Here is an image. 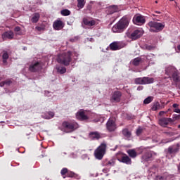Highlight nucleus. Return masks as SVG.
<instances>
[{"instance_id":"obj_39","label":"nucleus","mask_w":180,"mask_h":180,"mask_svg":"<svg viewBox=\"0 0 180 180\" xmlns=\"http://www.w3.org/2000/svg\"><path fill=\"white\" fill-rule=\"evenodd\" d=\"M68 169L67 168H63L61 169L60 171V174L62 175V176H63V178H65V175H67V174H68Z\"/></svg>"},{"instance_id":"obj_52","label":"nucleus","mask_w":180,"mask_h":180,"mask_svg":"<svg viewBox=\"0 0 180 180\" xmlns=\"http://www.w3.org/2000/svg\"><path fill=\"white\" fill-rule=\"evenodd\" d=\"M142 89H143V86H139L137 88V91H142Z\"/></svg>"},{"instance_id":"obj_16","label":"nucleus","mask_w":180,"mask_h":180,"mask_svg":"<svg viewBox=\"0 0 180 180\" xmlns=\"http://www.w3.org/2000/svg\"><path fill=\"white\" fill-rule=\"evenodd\" d=\"M53 27L55 30H61L64 27V22L60 20H56L53 22Z\"/></svg>"},{"instance_id":"obj_37","label":"nucleus","mask_w":180,"mask_h":180,"mask_svg":"<svg viewBox=\"0 0 180 180\" xmlns=\"http://www.w3.org/2000/svg\"><path fill=\"white\" fill-rule=\"evenodd\" d=\"M21 28L19 26H17L14 28V32L17 36H22V32H20Z\"/></svg>"},{"instance_id":"obj_34","label":"nucleus","mask_w":180,"mask_h":180,"mask_svg":"<svg viewBox=\"0 0 180 180\" xmlns=\"http://www.w3.org/2000/svg\"><path fill=\"white\" fill-rule=\"evenodd\" d=\"M66 176H68V178H78V174H77L76 173H74L72 171H69Z\"/></svg>"},{"instance_id":"obj_4","label":"nucleus","mask_w":180,"mask_h":180,"mask_svg":"<svg viewBox=\"0 0 180 180\" xmlns=\"http://www.w3.org/2000/svg\"><path fill=\"white\" fill-rule=\"evenodd\" d=\"M78 129V123L74 121H64L62 123V129L65 133H72Z\"/></svg>"},{"instance_id":"obj_8","label":"nucleus","mask_w":180,"mask_h":180,"mask_svg":"<svg viewBox=\"0 0 180 180\" xmlns=\"http://www.w3.org/2000/svg\"><path fill=\"white\" fill-rule=\"evenodd\" d=\"M126 47V43L124 41H114L110 44V49L112 51H116L117 50H121Z\"/></svg>"},{"instance_id":"obj_23","label":"nucleus","mask_w":180,"mask_h":180,"mask_svg":"<svg viewBox=\"0 0 180 180\" xmlns=\"http://www.w3.org/2000/svg\"><path fill=\"white\" fill-rule=\"evenodd\" d=\"M141 63H143V58L138 57V58H135L133 60H132V64L133 65H134L135 67H139V65H141Z\"/></svg>"},{"instance_id":"obj_57","label":"nucleus","mask_w":180,"mask_h":180,"mask_svg":"<svg viewBox=\"0 0 180 180\" xmlns=\"http://www.w3.org/2000/svg\"><path fill=\"white\" fill-rule=\"evenodd\" d=\"M153 16H158L157 14H153Z\"/></svg>"},{"instance_id":"obj_17","label":"nucleus","mask_w":180,"mask_h":180,"mask_svg":"<svg viewBox=\"0 0 180 180\" xmlns=\"http://www.w3.org/2000/svg\"><path fill=\"white\" fill-rule=\"evenodd\" d=\"M142 158L144 161H153V151L147 150L142 156Z\"/></svg>"},{"instance_id":"obj_54","label":"nucleus","mask_w":180,"mask_h":180,"mask_svg":"<svg viewBox=\"0 0 180 180\" xmlns=\"http://www.w3.org/2000/svg\"><path fill=\"white\" fill-rule=\"evenodd\" d=\"M155 13H157L158 15H161V11H155Z\"/></svg>"},{"instance_id":"obj_55","label":"nucleus","mask_w":180,"mask_h":180,"mask_svg":"<svg viewBox=\"0 0 180 180\" xmlns=\"http://www.w3.org/2000/svg\"><path fill=\"white\" fill-rule=\"evenodd\" d=\"M178 50L180 51V45L177 46Z\"/></svg>"},{"instance_id":"obj_58","label":"nucleus","mask_w":180,"mask_h":180,"mask_svg":"<svg viewBox=\"0 0 180 180\" xmlns=\"http://www.w3.org/2000/svg\"><path fill=\"white\" fill-rule=\"evenodd\" d=\"M162 143H169V141H166V142H164V141H162Z\"/></svg>"},{"instance_id":"obj_62","label":"nucleus","mask_w":180,"mask_h":180,"mask_svg":"<svg viewBox=\"0 0 180 180\" xmlns=\"http://www.w3.org/2000/svg\"><path fill=\"white\" fill-rule=\"evenodd\" d=\"M170 1H174V0H170Z\"/></svg>"},{"instance_id":"obj_11","label":"nucleus","mask_w":180,"mask_h":180,"mask_svg":"<svg viewBox=\"0 0 180 180\" xmlns=\"http://www.w3.org/2000/svg\"><path fill=\"white\" fill-rule=\"evenodd\" d=\"M122 99V93L120 91H115L110 97L112 103H119Z\"/></svg>"},{"instance_id":"obj_7","label":"nucleus","mask_w":180,"mask_h":180,"mask_svg":"<svg viewBox=\"0 0 180 180\" xmlns=\"http://www.w3.org/2000/svg\"><path fill=\"white\" fill-rule=\"evenodd\" d=\"M105 126L106 129L110 133L115 131L117 129V127L116 125V117H110L108 120Z\"/></svg>"},{"instance_id":"obj_24","label":"nucleus","mask_w":180,"mask_h":180,"mask_svg":"<svg viewBox=\"0 0 180 180\" xmlns=\"http://www.w3.org/2000/svg\"><path fill=\"white\" fill-rule=\"evenodd\" d=\"M40 20V13H35L33 14L32 18H31V22L32 23H37Z\"/></svg>"},{"instance_id":"obj_26","label":"nucleus","mask_w":180,"mask_h":180,"mask_svg":"<svg viewBox=\"0 0 180 180\" xmlns=\"http://www.w3.org/2000/svg\"><path fill=\"white\" fill-rule=\"evenodd\" d=\"M153 83H154V78L143 77V85H147L148 84H153Z\"/></svg>"},{"instance_id":"obj_6","label":"nucleus","mask_w":180,"mask_h":180,"mask_svg":"<svg viewBox=\"0 0 180 180\" xmlns=\"http://www.w3.org/2000/svg\"><path fill=\"white\" fill-rule=\"evenodd\" d=\"M106 153V144L101 143V146L95 150L94 155L96 160H102Z\"/></svg>"},{"instance_id":"obj_48","label":"nucleus","mask_w":180,"mask_h":180,"mask_svg":"<svg viewBox=\"0 0 180 180\" xmlns=\"http://www.w3.org/2000/svg\"><path fill=\"white\" fill-rule=\"evenodd\" d=\"M173 112H175V113H180V109L179 108H174Z\"/></svg>"},{"instance_id":"obj_41","label":"nucleus","mask_w":180,"mask_h":180,"mask_svg":"<svg viewBox=\"0 0 180 180\" xmlns=\"http://www.w3.org/2000/svg\"><path fill=\"white\" fill-rule=\"evenodd\" d=\"M4 83L6 85L9 86V85H11V84H12V79H6L4 81Z\"/></svg>"},{"instance_id":"obj_9","label":"nucleus","mask_w":180,"mask_h":180,"mask_svg":"<svg viewBox=\"0 0 180 180\" xmlns=\"http://www.w3.org/2000/svg\"><path fill=\"white\" fill-rule=\"evenodd\" d=\"M43 66L41 65V62L36 61L32 62L30 65L29 70L31 72H39V71H41Z\"/></svg>"},{"instance_id":"obj_31","label":"nucleus","mask_w":180,"mask_h":180,"mask_svg":"<svg viewBox=\"0 0 180 180\" xmlns=\"http://www.w3.org/2000/svg\"><path fill=\"white\" fill-rule=\"evenodd\" d=\"M134 83L136 85H144V77H138L134 79Z\"/></svg>"},{"instance_id":"obj_20","label":"nucleus","mask_w":180,"mask_h":180,"mask_svg":"<svg viewBox=\"0 0 180 180\" xmlns=\"http://www.w3.org/2000/svg\"><path fill=\"white\" fill-rule=\"evenodd\" d=\"M122 133V136H124L127 140H130V139H131V131H130L129 129H123Z\"/></svg>"},{"instance_id":"obj_19","label":"nucleus","mask_w":180,"mask_h":180,"mask_svg":"<svg viewBox=\"0 0 180 180\" xmlns=\"http://www.w3.org/2000/svg\"><path fill=\"white\" fill-rule=\"evenodd\" d=\"M169 78H172L174 83L179 84L180 82V76L178 70L174 72L172 76H169Z\"/></svg>"},{"instance_id":"obj_47","label":"nucleus","mask_w":180,"mask_h":180,"mask_svg":"<svg viewBox=\"0 0 180 180\" xmlns=\"http://www.w3.org/2000/svg\"><path fill=\"white\" fill-rule=\"evenodd\" d=\"M147 50H154V46L151 45H148L146 46Z\"/></svg>"},{"instance_id":"obj_46","label":"nucleus","mask_w":180,"mask_h":180,"mask_svg":"<svg viewBox=\"0 0 180 180\" xmlns=\"http://www.w3.org/2000/svg\"><path fill=\"white\" fill-rule=\"evenodd\" d=\"M107 165H111L113 167V165H115V162L113 160H110L108 162Z\"/></svg>"},{"instance_id":"obj_30","label":"nucleus","mask_w":180,"mask_h":180,"mask_svg":"<svg viewBox=\"0 0 180 180\" xmlns=\"http://www.w3.org/2000/svg\"><path fill=\"white\" fill-rule=\"evenodd\" d=\"M117 11H119V8L116 6H111L108 8V13L110 15H112V13L117 12Z\"/></svg>"},{"instance_id":"obj_35","label":"nucleus","mask_w":180,"mask_h":180,"mask_svg":"<svg viewBox=\"0 0 180 180\" xmlns=\"http://www.w3.org/2000/svg\"><path fill=\"white\" fill-rule=\"evenodd\" d=\"M41 116L44 119L49 120V119H53V117H54V114L44 113Z\"/></svg>"},{"instance_id":"obj_3","label":"nucleus","mask_w":180,"mask_h":180,"mask_svg":"<svg viewBox=\"0 0 180 180\" xmlns=\"http://www.w3.org/2000/svg\"><path fill=\"white\" fill-rule=\"evenodd\" d=\"M146 27L148 29L149 32H151V33H158L164 30L165 24L164 22H158L157 21H150L146 24Z\"/></svg>"},{"instance_id":"obj_27","label":"nucleus","mask_w":180,"mask_h":180,"mask_svg":"<svg viewBox=\"0 0 180 180\" xmlns=\"http://www.w3.org/2000/svg\"><path fill=\"white\" fill-rule=\"evenodd\" d=\"M127 153L131 158H136L137 157V152L134 149H129Z\"/></svg>"},{"instance_id":"obj_60","label":"nucleus","mask_w":180,"mask_h":180,"mask_svg":"<svg viewBox=\"0 0 180 180\" xmlns=\"http://www.w3.org/2000/svg\"><path fill=\"white\" fill-rule=\"evenodd\" d=\"M178 129H180V124H179V125H178Z\"/></svg>"},{"instance_id":"obj_28","label":"nucleus","mask_w":180,"mask_h":180,"mask_svg":"<svg viewBox=\"0 0 180 180\" xmlns=\"http://www.w3.org/2000/svg\"><path fill=\"white\" fill-rule=\"evenodd\" d=\"M91 140H99L101 139V134L98 131L91 132Z\"/></svg>"},{"instance_id":"obj_33","label":"nucleus","mask_w":180,"mask_h":180,"mask_svg":"<svg viewBox=\"0 0 180 180\" xmlns=\"http://www.w3.org/2000/svg\"><path fill=\"white\" fill-rule=\"evenodd\" d=\"M60 15H62V16H70L71 11L68 9H63L60 11Z\"/></svg>"},{"instance_id":"obj_44","label":"nucleus","mask_w":180,"mask_h":180,"mask_svg":"<svg viewBox=\"0 0 180 180\" xmlns=\"http://www.w3.org/2000/svg\"><path fill=\"white\" fill-rule=\"evenodd\" d=\"M72 56H73L74 60H77V57H78V53L73 51L72 52Z\"/></svg>"},{"instance_id":"obj_53","label":"nucleus","mask_w":180,"mask_h":180,"mask_svg":"<svg viewBox=\"0 0 180 180\" xmlns=\"http://www.w3.org/2000/svg\"><path fill=\"white\" fill-rule=\"evenodd\" d=\"M77 113H85L84 110H81L80 111L77 112Z\"/></svg>"},{"instance_id":"obj_12","label":"nucleus","mask_w":180,"mask_h":180,"mask_svg":"<svg viewBox=\"0 0 180 180\" xmlns=\"http://www.w3.org/2000/svg\"><path fill=\"white\" fill-rule=\"evenodd\" d=\"M13 37H15V34L12 30L6 31L1 34V38L4 41L6 40H12L13 39Z\"/></svg>"},{"instance_id":"obj_36","label":"nucleus","mask_w":180,"mask_h":180,"mask_svg":"<svg viewBox=\"0 0 180 180\" xmlns=\"http://www.w3.org/2000/svg\"><path fill=\"white\" fill-rule=\"evenodd\" d=\"M2 58H3V63L5 64L8 58H9V54H8V52L4 51V53L2 55Z\"/></svg>"},{"instance_id":"obj_18","label":"nucleus","mask_w":180,"mask_h":180,"mask_svg":"<svg viewBox=\"0 0 180 180\" xmlns=\"http://www.w3.org/2000/svg\"><path fill=\"white\" fill-rule=\"evenodd\" d=\"M120 161L123 164H127V165H131V159L126 154L121 157V160Z\"/></svg>"},{"instance_id":"obj_50","label":"nucleus","mask_w":180,"mask_h":180,"mask_svg":"<svg viewBox=\"0 0 180 180\" xmlns=\"http://www.w3.org/2000/svg\"><path fill=\"white\" fill-rule=\"evenodd\" d=\"M178 106H179V105H178L177 103L173 104V108H174V109L178 108Z\"/></svg>"},{"instance_id":"obj_32","label":"nucleus","mask_w":180,"mask_h":180,"mask_svg":"<svg viewBox=\"0 0 180 180\" xmlns=\"http://www.w3.org/2000/svg\"><path fill=\"white\" fill-rule=\"evenodd\" d=\"M85 6V0H77V8L82 9Z\"/></svg>"},{"instance_id":"obj_5","label":"nucleus","mask_w":180,"mask_h":180,"mask_svg":"<svg viewBox=\"0 0 180 180\" xmlns=\"http://www.w3.org/2000/svg\"><path fill=\"white\" fill-rule=\"evenodd\" d=\"M180 119V115H178L176 114H174L172 119V118H162L159 120V124L160 126H162V127H165L169 124V123H174L176 120H179Z\"/></svg>"},{"instance_id":"obj_29","label":"nucleus","mask_w":180,"mask_h":180,"mask_svg":"<svg viewBox=\"0 0 180 180\" xmlns=\"http://www.w3.org/2000/svg\"><path fill=\"white\" fill-rule=\"evenodd\" d=\"M83 27H86L88 26L89 27H91V20L86 18H83V23H82Z\"/></svg>"},{"instance_id":"obj_10","label":"nucleus","mask_w":180,"mask_h":180,"mask_svg":"<svg viewBox=\"0 0 180 180\" xmlns=\"http://www.w3.org/2000/svg\"><path fill=\"white\" fill-rule=\"evenodd\" d=\"M133 22L138 26H143L146 23V17L140 14L135 15L133 18Z\"/></svg>"},{"instance_id":"obj_1","label":"nucleus","mask_w":180,"mask_h":180,"mask_svg":"<svg viewBox=\"0 0 180 180\" xmlns=\"http://www.w3.org/2000/svg\"><path fill=\"white\" fill-rule=\"evenodd\" d=\"M56 61L58 64H62L65 67H68L72 61V52L68 51V52H64L57 55Z\"/></svg>"},{"instance_id":"obj_15","label":"nucleus","mask_w":180,"mask_h":180,"mask_svg":"<svg viewBox=\"0 0 180 180\" xmlns=\"http://www.w3.org/2000/svg\"><path fill=\"white\" fill-rule=\"evenodd\" d=\"M165 106V103L162 102L161 104L158 101H155L152 104L151 110L155 112L156 110H161V109H164Z\"/></svg>"},{"instance_id":"obj_13","label":"nucleus","mask_w":180,"mask_h":180,"mask_svg":"<svg viewBox=\"0 0 180 180\" xmlns=\"http://www.w3.org/2000/svg\"><path fill=\"white\" fill-rule=\"evenodd\" d=\"M144 34V31L141 29L135 30L131 34V39L132 40H137V39H140L141 36Z\"/></svg>"},{"instance_id":"obj_40","label":"nucleus","mask_w":180,"mask_h":180,"mask_svg":"<svg viewBox=\"0 0 180 180\" xmlns=\"http://www.w3.org/2000/svg\"><path fill=\"white\" fill-rule=\"evenodd\" d=\"M99 23L98 20H91V26H95V25H98Z\"/></svg>"},{"instance_id":"obj_42","label":"nucleus","mask_w":180,"mask_h":180,"mask_svg":"<svg viewBox=\"0 0 180 180\" xmlns=\"http://www.w3.org/2000/svg\"><path fill=\"white\" fill-rule=\"evenodd\" d=\"M141 133H143V129L139 128V129L136 130V136H141Z\"/></svg>"},{"instance_id":"obj_21","label":"nucleus","mask_w":180,"mask_h":180,"mask_svg":"<svg viewBox=\"0 0 180 180\" xmlns=\"http://www.w3.org/2000/svg\"><path fill=\"white\" fill-rule=\"evenodd\" d=\"M178 70L174 66H169L165 69L166 75H172L174 72H176Z\"/></svg>"},{"instance_id":"obj_51","label":"nucleus","mask_w":180,"mask_h":180,"mask_svg":"<svg viewBox=\"0 0 180 180\" xmlns=\"http://www.w3.org/2000/svg\"><path fill=\"white\" fill-rule=\"evenodd\" d=\"M5 81L0 82V86H5Z\"/></svg>"},{"instance_id":"obj_59","label":"nucleus","mask_w":180,"mask_h":180,"mask_svg":"<svg viewBox=\"0 0 180 180\" xmlns=\"http://www.w3.org/2000/svg\"><path fill=\"white\" fill-rule=\"evenodd\" d=\"M70 41H74V39H70Z\"/></svg>"},{"instance_id":"obj_25","label":"nucleus","mask_w":180,"mask_h":180,"mask_svg":"<svg viewBox=\"0 0 180 180\" xmlns=\"http://www.w3.org/2000/svg\"><path fill=\"white\" fill-rule=\"evenodd\" d=\"M56 71L58 74H65L67 72V68L64 66L56 65Z\"/></svg>"},{"instance_id":"obj_2","label":"nucleus","mask_w":180,"mask_h":180,"mask_svg":"<svg viewBox=\"0 0 180 180\" xmlns=\"http://www.w3.org/2000/svg\"><path fill=\"white\" fill-rule=\"evenodd\" d=\"M129 22L127 18L123 17L112 27V31L113 33H122L127 28Z\"/></svg>"},{"instance_id":"obj_49","label":"nucleus","mask_w":180,"mask_h":180,"mask_svg":"<svg viewBox=\"0 0 180 180\" xmlns=\"http://www.w3.org/2000/svg\"><path fill=\"white\" fill-rule=\"evenodd\" d=\"M156 180H164V176H157Z\"/></svg>"},{"instance_id":"obj_56","label":"nucleus","mask_w":180,"mask_h":180,"mask_svg":"<svg viewBox=\"0 0 180 180\" xmlns=\"http://www.w3.org/2000/svg\"><path fill=\"white\" fill-rule=\"evenodd\" d=\"M159 113H165V112H164V111H160V112H159Z\"/></svg>"},{"instance_id":"obj_22","label":"nucleus","mask_w":180,"mask_h":180,"mask_svg":"<svg viewBox=\"0 0 180 180\" xmlns=\"http://www.w3.org/2000/svg\"><path fill=\"white\" fill-rule=\"evenodd\" d=\"M76 118L80 121L88 120V115H85V113H77L76 114Z\"/></svg>"},{"instance_id":"obj_45","label":"nucleus","mask_w":180,"mask_h":180,"mask_svg":"<svg viewBox=\"0 0 180 180\" xmlns=\"http://www.w3.org/2000/svg\"><path fill=\"white\" fill-rule=\"evenodd\" d=\"M35 29H36V30H37L38 32H41L42 30H44V27H39V26L36 27Z\"/></svg>"},{"instance_id":"obj_38","label":"nucleus","mask_w":180,"mask_h":180,"mask_svg":"<svg viewBox=\"0 0 180 180\" xmlns=\"http://www.w3.org/2000/svg\"><path fill=\"white\" fill-rule=\"evenodd\" d=\"M153 102V97L152 96H148L143 101V103L145 105H148V103H151Z\"/></svg>"},{"instance_id":"obj_14","label":"nucleus","mask_w":180,"mask_h":180,"mask_svg":"<svg viewBox=\"0 0 180 180\" xmlns=\"http://www.w3.org/2000/svg\"><path fill=\"white\" fill-rule=\"evenodd\" d=\"M179 147H180L179 143L169 146V148H167V154H170V155L176 154V153L179 152Z\"/></svg>"},{"instance_id":"obj_61","label":"nucleus","mask_w":180,"mask_h":180,"mask_svg":"<svg viewBox=\"0 0 180 180\" xmlns=\"http://www.w3.org/2000/svg\"><path fill=\"white\" fill-rule=\"evenodd\" d=\"M155 4H158V1H155Z\"/></svg>"},{"instance_id":"obj_43","label":"nucleus","mask_w":180,"mask_h":180,"mask_svg":"<svg viewBox=\"0 0 180 180\" xmlns=\"http://www.w3.org/2000/svg\"><path fill=\"white\" fill-rule=\"evenodd\" d=\"M105 120L103 117L96 118L94 120L95 123H98V122H103Z\"/></svg>"}]
</instances>
